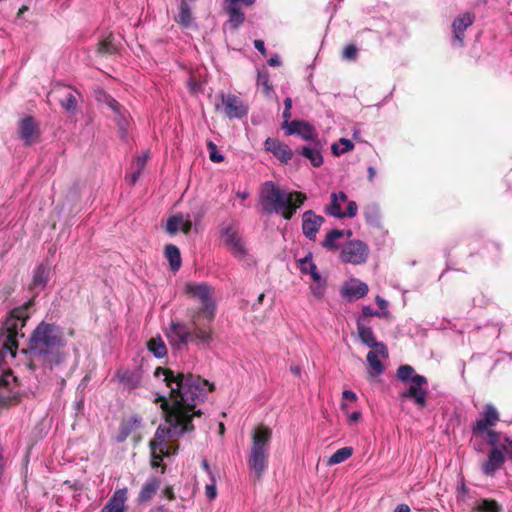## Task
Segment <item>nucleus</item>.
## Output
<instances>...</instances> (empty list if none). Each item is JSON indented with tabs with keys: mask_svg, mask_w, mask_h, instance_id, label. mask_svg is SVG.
I'll list each match as a JSON object with an SVG mask.
<instances>
[{
	"mask_svg": "<svg viewBox=\"0 0 512 512\" xmlns=\"http://www.w3.org/2000/svg\"><path fill=\"white\" fill-rule=\"evenodd\" d=\"M155 377L162 379L170 389V399L160 396L155 402H161L160 407L165 413V424L160 425L154 438L150 441L151 465L158 467L164 456L175 452L174 441L186 432L194 429L192 419L199 417L201 411L196 409L214 385L198 375L175 373L170 369L158 367Z\"/></svg>",
	"mask_w": 512,
	"mask_h": 512,
	"instance_id": "nucleus-1",
	"label": "nucleus"
},
{
	"mask_svg": "<svg viewBox=\"0 0 512 512\" xmlns=\"http://www.w3.org/2000/svg\"><path fill=\"white\" fill-rule=\"evenodd\" d=\"M184 294L198 302L200 307L189 312V326L181 321L172 320L166 330V337L174 347L188 343L209 344L213 339L211 323L216 314L214 289L206 283L188 282Z\"/></svg>",
	"mask_w": 512,
	"mask_h": 512,
	"instance_id": "nucleus-2",
	"label": "nucleus"
},
{
	"mask_svg": "<svg viewBox=\"0 0 512 512\" xmlns=\"http://www.w3.org/2000/svg\"><path fill=\"white\" fill-rule=\"evenodd\" d=\"M65 345L60 327L41 322L34 330L29 345L30 360L49 366L59 364L63 359L60 349Z\"/></svg>",
	"mask_w": 512,
	"mask_h": 512,
	"instance_id": "nucleus-3",
	"label": "nucleus"
},
{
	"mask_svg": "<svg viewBox=\"0 0 512 512\" xmlns=\"http://www.w3.org/2000/svg\"><path fill=\"white\" fill-rule=\"evenodd\" d=\"M306 200L301 192H287L274 182L266 181L260 189L259 202L267 213H279L289 220Z\"/></svg>",
	"mask_w": 512,
	"mask_h": 512,
	"instance_id": "nucleus-4",
	"label": "nucleus"
},
{
	"mask_svg": "<svg viewBox=\"0 0 512 512\" xmlns=\"http://www.w3.org/2000/svg\"><path fill=\"white\" fill-rule=\"evenodd\" d=\"M272 429L260 424L251 431V445L247 465L257 478H261L268 468Z\"/></svg>",
	"mask_w": 512,
	"mask_h": 512,
	"instance_id": "nucleus-5",
	"label": "nucleus"
},
{
	"mask_svg": "<svg viewBox=\"0 0 512 512\" xmlns=\"http://www.w3.org/2000/svg\"><path fill=\"white\" fill-rule=\"evenodd\" d=\"M25 325L24 312L13 310L0 329V358L5 361L9 356L14 358L18 348L17 338Z\"/></svg>",
	"mask_w": 512,
	"mask_h": 512,
	"instance_id": "nucleus-6",
	"label": "nucleus"
},
{
	"mask_svg": "<svg viewBox=\"0 0 512 512\" xmlns=\"http://www.w3.org/2000/svg\"><path fill=\"white\" fill-rule=\"evenodd\" d=\"M499 413L492 404H486L481 417L473 427V433L479 437H486L488 444H496L499 433L492 430L499 421Z\"/></svg>",
	"mask_w": 512,
	"mask_h": 512,
	"instance_id": "nucleus-7",
	"label": "nucleus"
},
{
	"mask_svg": "<svg viewBox=\"0 0 512 512\" xmlns=\"http://www.w3.org/2000/svg\"><path fill=\"white\" fill-rule=\"evenodd\" d=\"M357 211L358 206L356 202L349 201L347 195L343 192L332 193L331 202L326 208V212L336 218H353L356 216Z\"/></svg>",
	"mask_w": 512,
	"mask_h": 512,
	"instance_id": "nucleus-8",
	"label": "nucleus"
},
{
	"mask_svg": "<svg viewBox=\"0 0 512 512\" xmlns=\"http://www.w3.org/2000/svg\"><path fill=\"white\" fill-rule=\"evenodd\" d=\"M428 381L422 375H416L412 378L409 387L401 393V398L411 399L419 408H424L427 404Z\"/></svg>",
	"mask_w": 512,
	"mask_h": 512,
	"instance_id": "nucleus-9",
	"label": "nucleus"
},
{
	"mask_svg": "<svg viewBox=\"0 0 512 512\" xmlns=\"http://www.w3.org/2000/svg\"><path fill=\"white\" fill-rule=\"evenodd\" d=\"M369 255L368 246L360 240H352L348 242L341 251L340 259L344 263H352L355 265L364 263Z\"/></svg>",
	"mask_w": 512,
	"mask_h": 512,
	"instance_id": "nucleus-10",
	"label": "nucleus"
},
{
	"mask_svg": "<svg viewBox=\"0 0 512 512\" xmlns=\"http://www.w3.org/2000/svg\"><path fill=\"white\" fill-rule=\"evenodd\" d=\"M221 237L224 244L235 257L243 259L246 256L247 250L245 244L237 230L228 227L224 230Z\"/></svg>",
	"mask_w": 512,
	"mask_h": 512,
	"instance_id": "nucleus-11",
	"label": "nucleus"
},
{
	"mask_svg": "<svg viewBox=\"0 0 512 512\" xmlns=\"http://www.w3.org/2000/svg\"><path fill=\"white\" fill-rule=\"evenodd\" d=\"M380 348L371 349L366 356L367 371L370 377L375 378L380 376L385 371L383 361L389 356L386 345L384 346V352L380 353Z\"/></svg>",
	"mask_w": 512,
	"mask_h": 512,
	"instance_id": "nucleus-12",
	"label": "nucleus"
},
{
	"mask_svg": "<svg viewBox=\"0 0 512 512\" xmlns=\"http://www.w3.org/2000/svg\"><path fill=\"white\" fill-rule=\"evenodd\" d=\"M192 227V216L191 214L177 213L170 216L166 222V231L170 235H175L178 232L187 234L190 232Z\"/></svg>",
	"mask_w": 512,
	"mask_h": 512,
	"instance_id": "nucleus-13",
	"label": "nucleus"
},
{
	"mask_svg": "<svg viewBox=\"0 0 512 512\" xmlns=\"http://www.w3.org/2000/svg\"><path fill=\"white\" fill-rule=\"evenodd\" d=\"M19 135L26 145H32L39 141L40 130L32 117H24L20 120Z\"/></svg>",
	"mask_w": 512,
	"mask_h": 512,
	"instance_id": "nucleus-14",
	"label": "nucleus"
},
{
	"mask_svg": "<svg viewBox=\"0 0 512 512\" xmlns=\"http://www.w3.org/2000/svg\"><path fill=\"white\" fill-rule=\"evenodd\" d=\"M225 115L230 118H241L247 114V108L235 95H221Z\"/></svg>",
	"mask_w": 512,
	"mask_h": 512,
	"instance_id": "nucleus-15",
	"label": "nucleus"
},
{
	"mask_svg": "<svg viewBox=\"0 0 512 512\" xmlns=\"http://www.w3.org/2000/svg\"><path fill=\"white\" fill-rule=\"evenodd\" d=\"M368 290L366 283L359 279L351 278L343 284L341 294L345 299L353 301L364 297Z\"/></svg>",
	"mask_w": 512,
	"mask_h": 512,
	"instance_id": "nucleus-16",
	"label": "nucleus"
},
{
	"mask_svg": "<svg viewBox=\"0 0 512 512\" xmlns=\"http://www.w3.org/2000/svg\"><path fill=\"white\" fill-rule=\"evenodd\" d=\"M499 442V438L497 439ZM492 450L488 455L487 460L482 464V471L488 476H493L495 472L504 464L505 456L498 447V443L489 444Z\"/></svg>",
	"mask_w": 512,
	"mask_h": 512,
	"instance_id": "nucleus-17",
	"label": "nucleus"
},
{
	"mask_svg": "<svg viewBox=\"0 0 512 512\" xmlns=\"http://www.w3.org/2000/svg\"><path fill=\"white\" fill-rule=\"evenodd\" d=\"M324 222V218L316 215L313 211L309 210L302 215V230L304 235L310 240L315 239L316 234Z\"/></svg>",
	"mask_w": 512,
	"mask_h": 512,
	"instance_id": "nucleus-18",
	"label": "nucleus"
},
{
	"mask_svg": "<svg viewBox=\"0 0 512 512\" xmlns=\"http://www.w3.org/2000/svg\"><path fill=\"white\" fill-rule=\"evenodd\" d=\"M15 377L6 372L0 376V405L11 403L16 399Z\"/></svg>",
	"mask_w": 512,
	"mask_h": 512,
	"instance_id": "nucleus-19",
	"label": "nucleus"
},
{
	"mask_svg": "<svg viewBox=\"0 0 512 512\" xmlns=\"http://www.w3.org/2000/svg\"><path fill=\"white\" fill-rule=\"evenodd\" d=\"M282 128L287 135H299L304 140H312L315 137L314 128L305 121H291L283 123Z\"/></svg>",
	"mask_w": 512,
	"mask_h": 512,
	"instance_id": "nucleus-20",
	"label": "nucleus"
},
{
	"mask_svg": "<svg viewBox=\"0 0 512 512\" xmlns=\"http://www.w3.org/2000/svg\"><path fill=\"white\" fill-rule=\"evenodd\" d=\"M266 151L271 152L281 162L287 163L292 158L291 149L275 138H267L264 142Z\"/></svg>",
	"mask_w": 512,
	"mask_h": 512,
	"instance_id": "nucleus-21",
	"label": "nucleus"
},
{
	"mask_svg": "<svg viewBox=\"0 0 512 512\" xmlns=\"http://www.w3.org/2000/svg\"><path fill=\"white\" fill-rule=\"evenodd\" d=\"M357 332L358 336L361 340V342L366 345L367 347L374 349V348H380V353L384 352V346L385 344L383 342H378L375 338V335L373 333V330L370 327L365 326L361 319H358L357 321Z\"/></svg>",
	"mask_w": 512,
	"mask_h": 512,
	"instance_id": "nucleus-22",
	"label": "nucleus"
},
{
	"mask_svg": "<svg viewBox=\"0 0 512 512\" xmlns=\"http://www.w3.org/2000/svg\"><path fill=\"white\" fill-rule=\"evenodd\" d=\"M127 500V489L122 488L114 492L112 497L108 500L106 505L102 508L101 512H124L125 503Z\"/></svg>",
	"mask_w": 512,
	"mask_h": 512,
	"instance_id": "nucleus-23",
	"label": "nucleus"
},
{
	"mask_svg": "<svg viewBox=\"0 0 512 512\" xmlns=\"http://www.w3.org/2000/svg\"><path fill=\"white\" fill-rule=\"evenodd\" d=\"M174 20L182 28H192L195 26L192 8L186 0L180 1L178 13L174 16Z\"/></svg>",
	"mask_w": 512,
	"mask_h": 512,
	"instance_id": "nucleus-24",
	"label": "nucleus"
},
{
	"mask_svg": "<svg viewBox=\"0 0 512 512\" xmlns=\"http://www.w3.org/2000/svg\"><path fill=\"white\" fill-rule=\"evenodd\" d=\"M474 21V15L471 13H464L457 17L452 24L454 38L459 45L463 43L464 31L467 27L472 25Z\"/></svg>",
	"mask_w": 512,
	"mask_h": 512,
	"instance_id": "nucleus-25",
	"label": "nucleus"
},
{
	"mask_svg": "<svg viewBox=\"0 0 512 512\" xmlns=\"http://www.w3.org/2000/svg\"><path fill=\"white\" fill-rule=\"evenodd\" d=\"M120 382L128 389H134L141 384L142 374L140 370H120L117 373Z\"/></svg>",
	"mask_w": 512,
	"mask_h": 512,
	"instance_id": "nucleus-26",
	"label": "nucleus"
},
{
	"mask_svg": "<svg viewBox=\"0 0 512 512\" xmlns=\"http://www.w3.org/2000/svg\"><path fill=\"white\" fill-rule=\"evenodd\" d=\"M149 158L148 153H143L139 156H137L131 163V169L130 172L126 175V180L130 184H134L139 176L141 175L142 171L144 170V167L146 165V162Z\"/></svg>",
	"mask_w": 512,
	"mask_h": 512,
	"instance_id": "nucleus-27",
	"label": "nucleus"
},
{
	"mask_svg": "<svg viewBox=\"0 0 512 512\" xmlns=\"http://www.w3.org/2000/svg\"><path fill=\"white\" fill-rule=\"evenodd\" d=\"M298 267L302 274L310 275L312 280H319L320 273L318 272L316 264L312 260L311 254L299 259Z\"/></svg>",
	"mask_w": 512,
	"mask_h": 512,
	"instance_id": "nucleus-28",
	"label": "nucleus"
},
{
	"mask_svg": "<svg viewBox=\"0 0 512 512\" xmlns=\"http://www.w3.org/2000/svg\"><path fill=\"white\" fill-rule=\"evenodd\" d=\"M50 268L46 265H39L33 274V288L43 289L49 280Z\"/></svg>",
	"mask_w": 512,
	"mask_h": 512,
	"instance_id": "nucleus-29",
	"label": "nucleus"
},
{
	"mask_svg": "<svg viewBox=\"0 0 512 512\" xmlns=\"http://www.w3.org/2000/svg\"><path fill=\"white\" fill-rule=\"evenodd\" d=\"M160 486V481L157 478L149 479L141 488L139 493V501L146 502L152 498Z\"/></svg>",
	"mask_w": 512,
	"mask_h": 512,
	"instance_id": "nucleus-30",
	"label": "nucleus"
},
{
	"mask_svg": "<svg viewBox=\"0 0 512 512\" xmlns=\"http://www.w3.org/2000/svg\"><path fill=\"white\" fill-rule=\"evenodd\" d=\"M148 350L157 358H162L167 354V348L160 336L152 337L147 342Z\"/></svg>",
	"mask_w": 512,
	"mask_h": 512,
	"instance_id": "nucleus-31",
	"label": "nucleus"
},
{
	"mask_svg": "<svg viewBox=\"0 0 512 512\" xmlns=\"http://www.w3.org/2000/svg\"><path fill=\"white\" fill-rule=\"evenodd\" d=\"M226 10L229 14V24L233 29H237L244 22V14L233 3H227Z\"/></svg>",
	"mask_w": 512,
	"mask_h": 512,
	"instance_id": "nucleus-32",
	"label": "nucleus"
},
{
	"mask_svg": "<svg viewBox=\"0 0 512 512\" xmlns=\"http://www.w3.org/2000/svg\"><path fill=\"white\" fill-rule=\"evenodd\" d=\"M165 256L170 263L171 269L175 272L181 266V255L179 249L175 245H167L165 247Z\"/></svg>",
	"mask_w": 512,
	"mask_h": 512,
	"instance_id": "nucleus-33",
	"label": "nucleus"
},
{
	"mask_svg": "<svg viewBox=\"0 0 512 512\" xmlns=\"http://www.w3.org/2000/svg\"><path fill=\"white\" fill-rule=\"evenodd\" d=\"M353 454L352 447H343L333 453L327 460V465L333 466L345 462Z\"/></svg>",
	"mask_w": 512,
	"mask_h": 512,
	"instance_id": "nucleus-34",
	"label": "nucleus"
},
{
	"mask_svg": "<svg viewBox=\"0 0 512 512\" xmlns=\"http://www.w3.org/2000/svg\"><path fill=\"white\" fill-rule=\"evenodd\" d=\"M301 154L308 158L313 166L319 167L323 163V157L317 148L303 147Z\"/></svg>",
	"mask_w": 512,
	"mask_h": 512,
	"instance_id": "nucleus-35",
	"label": "nucleus"
},
{
	"mask_svg": "<svg viewBox=\"0 0 512 512\" xmlns=\"http://www.w3.org/2000/svg\"><path fill=\"white\" fill-rule=\"evenodd\" d=\"M343 237V232L340 230H332L329 232L323 241L322 245L328 250H335L338 247V240Z\"/></svg>",
	"mask_w": 512,
	"mask_h": 512,
	"instance_id": "nucleus-36",
	"label": "nucleus"
},
{
	"mask_svg": "<svg viewBox=\"0 0 512 512\" xmlns=\"http://www.w3.org/2000/svg\"><path fill=\"white\" fill-rule=\"evenodd\" d=\"M353 148L354 144L352 143V141L346 138H341L337 143H334L331 146L332 153L336 156L349 152L353 150Z\"/></svg>",
	"mask_w": 512,
	"mask_h": 512,
	"instance_id": "nucleus-37",
	"label": "nucleus"
},
{
	"mask_svg": "<svg viewBox=\"0 0 512 512\" xmlns=\"http://www.w3.org/2000/svg\"><path fill=\"white\" fill-rule=\"evenodd\" d=\"M257 86L262 88V91L266 96H269L273 92V87L270 84L267 72L258 73Z\"/></svg>",
	"mask_w": 512,
	"mask_h": 512,
	"instance_id": "nucleus-38",
	"label": "nucleus"
},
{
	"mask_svg": "<svg viewBox=\"0 0 512 512\" xmlns=\"http://www.w3.org/2000/svg\"><path fill=\"white\" fill-rule=\"evenodd\" d=\"M313 283L310 286L312 294L317 298L321 299L326 290V281L319 275V280H312Z\"/></svg>",
	"mask_w": 512,
	"mask_h": 512,
	"instance_id": "nucleus-39",
	"label": "nucleus"
},
{
	"mask_svg": "<svg viewBox=\"0 0 512 512\" xmlns=\"http://www.w3.org/2000/svg\"><path fill=\"white\" fill-rule=\"evenodd\" d=\"M414 369L410 365H402L397 370V378L402 382L410 381L416 377Z\"/></svg>",
	"mask_w": 512,
	"mask_h": 512,
	"instance_id": "nucleus-40",
	"label": "nucleus"
},
{
	"mask_svg": "<svg viewBox=\"0 0 512 512\" xmlns=\"http://www.w3.org/2000/svg\"><path fill=\"white\" fill-rule=\"evenodd\" d=\"M498 447L504 456H507L508 458L512 459V439H510L509 437H503L499 433Z\"/></svg>",
	"mask_w": 512,
	"mask_h": 512,
	"instance_id": "nucleus-41",
	"label": "nucleus"
},
{
	"mask_svg": "<svg viewBox=\"0 0 512 512\" xmlns=\"http://www.w3.org/2000/svg\"><path fill=\"white\" fill-rule=\"evenodd\" d=\"M477 510L479 512H500V507L494 500H481L478 503Z\"/></svg>",
	"mask_w": 512,
	"mask_h": 512,
	"instance_id": "nucleus-42",
	"label": "nucleus"
},
{
	"mask_svg": "<svg viewBox=\"0 0 512 512\" xmlns=\"http://www.w3.org/2000/svg\"><path fill=\"white\" fill-rule=\"evenodd\" d=\"M341 409L346 414L349 425H354L360 422L362 414L360 411H349L348 405L344 402L341 403Z\"/></svg>",
	"mask_w": 512,
	"mask_h": 512,
	"instance_id": "nucleus-43",
	"label": "nucleus"
},
{
	"mask_svg": "<svg viewBox=\"0 0 512 512\" xmlns=\"http://www.w3.org/2000/svg\"><path fill=\"white\" fill-rule=\"evenodd\" d=\"M205 495L209 501H213L217 497L215 474H211L210 483L206 484L205 486Z\"/></svg>",
	"mask_w": 512,
	"mask_h": 512,
	"instance_id": "nucleus-44",
	"label": "nucleus"
},
{
	"mask_svg": "<svg viewBox=\"0 0 512 512\" xmlns=\"http://www.w3.org/2000/svg\"><path fill=\"white\" fill-rule=\"evenodd\" d=\"M207 147L209 149V158L212 162L220 163L224 160L223 155L217 152V146L212 141L207 143Z\"/></svg>",
	"mask_w": 512,
	"mask_h": 512,
	"instance_id": "nucleus-45",
	"label": "nucleus"
},
{
	"mask_svg": "<svg viewBox=\"0 0 512 512\" xmlns=\"http://www.w3.org/2000/svg\"><path fill=\"white\" fill-rule=\"evenodd\" d=\"M61 105L66 110H73L76 107V99L71 93H68L65 99L62 100Z\"/></svg>",
	"mask_w": 512,
	"mask_h": 512,
	"instance_id": "nucleus-46",
	"label": "nucleus"
},
{
	"mask_svg": "<svg viewBox=\"0 0 512 512\" xmlns=\"http://www.w3.org/2000/svg\"><path fill=\"white\" fill-rule=\"evenodd\" d=\"M357 55V49L354 45H348L343 50V58L347 60H354Z\"/></svg>",
	"mask_w": 512,
	"mask_h": 512,
	"instance_id": "nucleus-47",
	"label": "nucleus"
},
{
	"mask_svg": "<svg viewBox=\"0 0 512 512\" xmlns=\"http://www.w3.org/2000/svg\"><path fill=\"white\" fill-rule=\"evenodd\" d=\"M343 400H348L350 402H355L357 400L356 394L351 390H345L342 393Z\"/></svg>",
	"mask_w": 512,
	"mask_h": 512,
	"instance_id": "nucleus-48",
	"label": "nucleus"
},
{
	"mask_svg": "<svg viewBox=\"0 0 512 512\" xmlns=\"http://www.w3.org/2000/svg\"><path fill=\"white\" fill-rule=\"evenodd\" d=\"M362 314L364 317H370V316H381L380 313L373 310L370 306H364L362 308Z\"/></svg>",
	"mask_w": 512,
	"mask_h": 512,
	"instance_id": "nucleus-49",
	"label": "nucleus"
},
{
	"mask_svg": "<svg viewBox=\"0 0 512 512\" xmlns=\"http://www.w3.org/2000/svg\"><path fill=\"white\" fill-rule=\"evenodd\" d=\"M254 46L261 54L266 55V49L262 40H255Z\"/></svg>",
	"mask_w": 512,
	"mask_h": 512,
	"instance_id": "nucleus-50",
	"label": "nucleus"
},
{
	"mask_svg": "<svg viewBox=\"0 0 512 512\" xmlns=\"http://www.w3.org/2000/svg\"><path fill=\"white\" fill-rule=\"evenodd\" d=\"M242 2L246 6H251L255 3V0H226V3H233L238 6V3Z\"/></svg>",
	"mask_w": 512,
	"mask_h": 512,
	"instance_id": "nucleus-51",
	"label": "nucleus"
},
{
	"mask_svg": "<svg viewBox=\"0 0 512 512\" xmlns=\"http://www.w3.org/2000/svg\"><path fill=\"white\" fill-rule=\"evenodd\" d=\"M376 303L378 304V306L380 307V309H386L387 307V302L385 299L381 298L380 296H377L376 297Z\"/></svg>",
	"mask_w": 512,
	"mask_h": 512,
	"instance_id": "nucleus-52",
	"label": "nucleus"
},
{
	"mask_svg": "<svg viewBox=\"0 0 512 512\" xmlns=\"http://www.w3.org/2000/svg\"><path fill=\"white\" fill-rule=\"evenodd\" d=\"M202 468L207 472L209 478H211V474H214L213 471L211 470L207 460H203L202 461Z\"/></svg>",
	"mask_w": 512,
	"mask_h": 512,
	"instance_id": "nucleus-53",
	"label": "nucleus"
},
{
	"mask_svg": "<svg viewBox=\"0 0 512 512\" xmlns=\"http://www.w3.org/2000/svg\"><path fill=\"white\" fill-rule=\"evenodd\" d=\"M394 512H410V508L406 504H401L396 507Z\"/></svg>",
	"mask_w": 512,
	"mask_h": 512,
	"instance_id": "nucleus-54",
	"label": "nucleus"
},
{
	"mask_svg": "<svg viewBox=\"0 0 512 512\" xmlns=\"http://www.w3.org/2000/svg\"><path fill=\"white\" fill-rule=\"evenodd\" d=\"M250 193L248 191H238L236 193V196L240 198L241 200H245L249 197Z\"/></svg>",
	"mask_w": 512,
	"mask_h": 512,
	"instance_id": "nucleus-55",
	"label": "nucleus"
},
{
	"mask_svg": "<svg viewBox=\"0 0 512 512\" xmlns=\"http://www.w3.org/2000/svg\"><path fill=\"white\" fill-rule=\"evenodd\" d=\"M376 170L373 167L368 168V180L372 182L375 178Z\"/></svg>",
	"mask_w": 512,
	"mask_h": 512,
	"instance_id": "nucleus-56",
	"label": "nucleus"
},
{
	"mask_svg": "<svg viewBox=\"0 0 512 512\" xmlns=\"http://www.w3.org/2000/svg\"><path fill=\"white\" fill-rule=\"evenodd\" d=\"M268 63L271 66H278V65H280V60H279L278 56H274L269 59Z\"/></svg>",
	"mask_w": 512,
	"mask_h": 512,
	"instance_id": "nucleus-57",
	"label": "nucleus"
},
{
	"mask_svg": "<svg viewBox=\"0 0 512 512\" xmlns=\"http://www.w3.org/2000/svg\"><path fill=\"white\" fill-rule=\"evenodd\" d=\"M283 118H284V122L283 123H290L291 122V121H289V119L291 118L290 110L284 109Z\"/></svg>",
	"mask_w": 512,
	"mask_h": 512,
	"instance_id": "nucleus-58",
	"label": "nucleus"
},
{
	"mask_svg": "<svg viewBox=\"0 0 512 512\" xmlns=\"http://www.w3.org/2000/svg\"><path fill=\"white\" fill-rule=\"evenodd\" d=\"M108 104L115 112L118 111L119 105L114 99H110Z\"/></svg>",
	"mask_w": 512,
	"mask_h": 512,
	"instance_id": "nucleus-59",
	"label": "nucleus"
},
{
	"mask_svg": "<svg viewBox=\"0 0 512 512\" xmlns=\"http://www.w3.org/2000/svg\"><path fill=\"white\" fill-rule=\"evenodd\" d=\"M284 106H285L284 109L291 110V108H292V99L291 98H286L284 100Z\"/></svg>",
	"mask_w": 512,
	"mask_h": 512,
	"instance_id": "nucleus-60",
	"label": "nucleus"
},
{
	"mask_svg": "<svg viewBox=\"0 0 512 512\" xmlns=\"http://www.w3.org/2000/svg\"><path fill=\"white\" fill-rule=\"evenodd\" d=\"M165 493H166V496L169 498V499H173L174 498V493H173V490L172 488H166L165 490Z\"/></svg>",
	"mask_w": 512,
	"mask_h": 512,
	"instance_id": "nucleus-61",
	"label": "nucleus"
},
{
	"mask_svg": "<svg viewBox=\"0 0 512 512\" xmlns=\"http://www.w3.org/2000/svg\"><path fill=\"white\" fill-rule=\"evenodd\" d=\"M291 371L295 374V375H300V367L298 366H293L291 367Z\"/></svg>",
	"mask_w": 512,
	"mask_h": 512,
	"instance_id": "nucleus-62",
	"label": "nucleus"
},
{
	"mask_svg": "<svg viewBox=\"0 0 512 512\" xmlns=\"http://www.w3.org/2000/svg\"><path fill=\"white\" fill-rule=\"evenodd\" d=\"M225 431V427L223 423H219V433L222 435Z\"/></svg>",
	"mask_w": 512,
	"mask_h": 512,
	"instance_id": "nucleus-63",
	"label": "nucleus"
},
{
	"mask_svg": "<svg viewBox=\"0 0 512 512\" xmlns=\"http://www.w3.org/2000/svg\"><path fill=\"white\" fill-rule=\"evenodd\" d=\"M193 218H194V222H195V225H196V224H197V222H198V220L200 219V214H195V215L193 216Z\"/></svg>",
	"mask_w": 512,
	"mask_h": 512,
	"instance_id": "nucleus-64",
	"label": "nucleus"
}]
</instances>
